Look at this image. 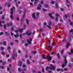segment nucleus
I'll use <instances>...</instances> for the list:
<instances>
[{"label":"nucleus","mask_w":73,"mask_h":73,"mask_svg":"<svg viewBox=\"0 0 73 73\" xmlns=\"http://www.w3.org/2000/svg\"><path fill=\"white\" fill-rule=\"evenodd\" d=\"M18 69L19 72H20L21 71V68H18Z\"/></svg>","instance_id":"c03bdc74"},{"label":"nucleus","mask_w":73,"mask_h":73,"mask_svg":"<svg viewBox=\"0 0 73 73\" xmlns=\"http://www.w3.org/2000/svg\"><path fill=\"white\" fill-rule=\"evenodd\" d=\"M40 3L41 4H43V3H44V2H43V1H40Z\"/></svg>","instance_id":"a18cd8bd"},{"label":"nucleus","mask_w":73,"mask_h":73,"mask_svg":"<svg viewBox=\"0 0 73 73\" xmlns=\"http://www.w3.org/2000/svg\"><path fill=\"white\" fill-rule=\"evenodd\" d=\"M52 63L53 64H54V63H55V61L54 60H53Z\"/></svg>","instance_id":"69168bd1"},{"label":"nucleus","mask_w":73,"mask_h":73,"mask_svg":"<svg viewBox=\"0 0 73 73\" xmlns=\"http://www.w3.org/2000/svg\"><path fill=\"white\" fill-rule=\"evenodd\" d=\"M38 6V7H37V9L38 10L40 9L41 8V4H39Z\"/></svg>","instance_id":"ddd939ff"},{"label":"nucleus","mask_w":73,"mask_h":73,"mask_svg":"<svg viewBox=\"0 0 73 73\" xmlns=\"http://www.w3.org/2000/svg\"><path fill=\"white\" fill-rule=\"evenodd\" d=\"M32 38H30V39H27V43H28L29 44H32Z\"/></svg>","instance_id":"20e7f679"},{"label":"nucleus","mask_w":73,"mask_h":73,"mask_svg":"<svg viewBox=\"0 0 73 73\" xmlns=\"http://www.w3.org/2000/svg\"><path fill=\"white\" fill-rule=\"evenodd\" d=\"M11 59H9L8 60V61H9V62H11Z\"/></svg>","instance_id":"774afa93"},{"label":"nucleus","mask_w":73,"mask_h":73,"mask_svg":"<svg viewBox=\"0 0 73 73\" xmlns=\"http://www.w3.org/2000/svg\"><path fill=\"white\" fill-rule=\"evenodd\" d=\"M45 57H46V58H49V59L48 60V61H50V60H52V58L50 56V55H47L46 57V56H45V55H43V56L42 57V58H43L45 59Z\"/></svg>","instance_id":"f03ea898"},{"label":"nucleus","mask_w":73,"mask_h":73,"mask_svg":"<svg viewBox=\"0 0 73 73\" xmlns=\"http://www.w3.org/2000/svg\"><path fill=\"white\" fill-rule=\"evenodd\" d=\"M56 70L57 72H59V71H61L62 72L64 71L61 68H57L56 69Z\"/></svg>","instance_id":"f8f14e48"},{"label":"nucleus","mask_w":73,"mask_h":73,"mask_svg":"<svg viewBox=\"0 0 73 73\" xmlns=\"http://www.w3.org/2000/svg\"><path fill=\"white\" fill-rule=\"evenodd\" d=\"M15 41L16 42V43H19V41L18 40H15Z\"/></svg>","instance_id":"2f4dec72"},{"label":"nucleus","mask_w":73,"mask_h":73,"mask_svg":"<svg viewBox=\"0 0 73 73\" xmlns=\"http://www.w3.org/2000/svg\"><path fill=\"white\" fill-rule=\"evenodd\" d=\"M58 17H56L55 18V21L56 22H58Z\"/></svg>","instance_id":"a878e982"},{"label":"nucleus","mask_w":73,"mask_h":73,"mask_svg":"<svg viewBox=\"0 0 73 73\" xmlns=\"http://www.w3.org/2000/svg\"><path fill=\"white\" fill-rule=\"evenodd\" d=\"M43 25H46V23L45 22L44 23H43Z\"/></svg>","instance_id":"052dcab7"},{"label":"nucleus","mask_w":73,"mask_h":73,"mask_svg":"<svg viewBox=\"0 0 73 73\" xmlns=\"http://www.w3.org/2000/svg\"><path fill=\"white\" fill-rule=\"evenodd\" d=\"M42 72L43 73H45V71H44V68H42Z\"/></svg>","instance_id":"79ce46f5"},{"label":"nucleus","mask_w":73,"mask_h":73,"mask_svg":"<svg viewBox=\"0 0 73 73\" xmlns=\"http://www.w3.org/2000/svg\"><path fill=\"white\" fill-rule=\"evenodd\" d=\"M19 13V14H21V12H22V11L21 10L18 11Z\"/></svg>","instance_id":"58836bf2"},{"label":"nucleus","mask_w":73,"mask_h":73,"mask_svg":"<svg viewBox=\"0 0 73 73\" xmlns=\"http://www.w3.org/2000/svg\"><path fill=\"white\" fill-rule=\"evenodd\" d=\"M26 27H27V26L26 25H24L23 26L24 29H26Z\"/></svg>","instance_id":"f704fd0d"},{"label":"nucleus","mask_w":73,"mask_h":73,"mask_svg":"<svg viewBox=\"0 0 73 73\" xmlns=\"http://www.w3.org/2000/svg\"><path fill=\"white\" fill-rule=\"evenodd\" d=\"M26 61H27V63L28 64H30V62H29V60L27 59Z\"/></svg>","instance_id":"cd10ccee"},{"label":"nucleus","mask_w":73,"mask_h":73,"mask_svg":"<svg viewBox=\"0 0 73 73\" xmlns=\"http://www.w3.org/2000/svg\"><path fill=\"white\" fill-rule=\"evenodd\" d=\"M5 63H6V62H3L1 63V64L3 65H5Z\"/></svg>","instance_id":"49530a36"},{"label":"nucleus","mask_w":73,"mask_h":73,"mask_svg":"<svg viewBox=\"0 0 73 73\" xmlns=\"http://www.w3.org/2000/svg\"><path fill=\"white\" fill-rule=\"evenodd\" d=\"M72 66V65L70 64H69L68 65V67H69V68H71Z\"/></svg>","instance_id":"8fccbe9b"},{"label":"nucleus","mask_w":73,"mask_h":73,"mask_svg":"<svg viewBox=\"0 0 73 73\" xmlns=\"http://www.w3.org/2000/svg\"><path fill=\"white\" fill-rule=\"evenodd\" d=\"M22 70L23 71H27V68H24L22 69Z\"/></svg>","instance_id":"864d4df0"},{"label":"nucleus","mask_w":73,"mask_h":73,"mask_svg":"<svg viewBox=\"0 0 73 73\" xmlns=\"http://www.w3.org/2000/svg\"><path fill=\"white\" fill-rule=\"evenodd\" d=\"M69 37L70 38H72V35H71V34H69Z\"/></svg>","instance_id":"37998d69"},{"label":"nucleus","mask_w":73,"mask_h":73,"mask_svg":"<svg viewBox=\"0 0 73 73\" xmlns=\"http://www.w3.org/2000/svg\"><path fill=\"white\" fill-rule=\"evenodd\" d=\"M69 16V14H66L65 15V17L66 18H67Z\"/></svg>","instance_id":"c9c22d12"},{"label":"nucleus","mask_w":73,"mask_h":73,"mask_svg":"<svg viewBox=\"0 0 73 73\" xmlns=\"http://www.w3.org/2000/svg\"><path fill=\"white\" fill-rule=\"evenodd\" d=\"M49 69L50 70H55V66H53V65L51 64L50 65V67H49Z\"/></svg>","instance_id":"39448f33"},{"label":"nucleus","mask_w":73,"mask_h":73,"mask_svg":"<svg viewBox=\"0 0 73 73\" xmlns=\"http://www.w3.org/2000/svg\"><path fill=\"white\" fill-rule=\"evenodd\" d=\"M56 16H57V17H59V15L58 14V13L56 14Z\"/></svg>","instance_id":"e2e57ef3"},{"label":"nucleus","mask_w":73,"mask_h":73,"mask_svg":"<svg viewBox=\"0 0 73 73\" xmlns=\"http://www.w3.org/2000/svg\"><path fill=\"white\" fill-rule=\"evenodd\" d=\"M5 35H7V36H9V33H8V32H7V31H5Z\"/></svg>","instance_id":"a211bd4d"},{"label":"nucleus","mask_w":73,"mask_h":73,"mask_svg":"<svg viewBox=\"0 0 73 73\" xmlns=\"http://www.w3.org/2000/svg\"><path fill=\"white\" fill-rule=\"evenodd\" d=\"M32 16L33 19H36V16H35V13H33Z\"/></svg>","instance_id":"f3484780"},{"label":"nucleus","mask_w":73,"mask_h":73,"mask_svg":"<svg viewBox=\"0 0 73 73\" xmlns=\"http://www.w3.org/2000/svg\"><path fill=\"white\" fill-rule=\"evenodd\" d=\"M14 36L15 38H17L19 37V34L17 33L16 35H14Z\"/></svg>","instance_id":"412c9836"},{"label":"nucleus","mask_w":73,"mask_h":73,"mask_svg":"<svg viewBox=\"0 0 73 73\" xmlns=\"http://www.w3.org/2000/svg\"><path fill=\"white\" fill-rule=\"evenodd\" d=\"M7 49L8 50L9 52V53H10V49H11V47H10V46H8Z\"/></svg>","instance_id":"dca6fc26"},{"label":"nucleus","mask_w":73,"mask_h":73,"mask_svg":"<svg viewBox=\"0 0 73 73\" xmlns=\"http://www.w3.org/2000/svg\"><path fill=\"white\" fill-rule=\"evenodd\" d=\"M69 1L68 0H66V4H67V3H69Z\"/></svg>","instance_id":"0e129e2a"},{"label":"nucleus","mask_w":73,"mask_h":73,"mask_svg":"<svg viewBox=\"0 0 73 73\" xmlns=\"http://www.w3.org/2000/svg\"><path fill=\"white\" fill-rule=\"evenodd\" d=\"M1 24V21H0V27H3V26H2V25Z\"/></svg>","instance_id":"13d9d810"},{"label":"nucleus","mask_w":73,"mask_h":73,"mask_svg":"<svg viewBox=\"0 0 73 73\" xmlns=\"http://www.w3.org/2000/svg\"><path fill=\"white\" fill-rule=\"evenodd\" d=\"M50 26H47V27H48V28H49V29H51V28H50Z\"/></svg>","instance_id":"6e6d98bb"},{"label":"nucleus","mask_w":73,"mask_h":73,"mask_svg":"<svg viewBox=\"0 0 73 73\" xmlns=\"http://www.w3.org/2000/svg\"><path fill=\"white\" fill-rule=\"evenodd\" d=\"M4 35V33L3 32H1L0 33V36L1 35Z\"/></svg>","instance_id":"e433bc0d"},{"label":"nucleus","mask_w":73,"mask_h":73,"mask_svg":"<svg viewBox=\"0 0 73 73\" xmlns=\"http://www.w3.org/2000/svg\"><path fill=\"white\" fill-rule=\"evenodd\" d=\"M68 39L69 41L70 42L72 41V38L69 37L68 38Z\"/></svg>","instance_id":"4be33fe9"},{"label":"nucleus","mask_w":73,"mask_h":73,"mask_svg":"<svg viewBox=\"0 0 73 73\" xmlns=\"http://www.w3.org/2000/svg\"><path fill=\"white\" fill-rule=\"evenodd\" d=\"M22 67L23 68H25V67H26V65H23Z\"/></svg>","instance_id":"bf43d9fd"},{"label":"nucleus","mask_w":73,"mask_h":73,"mask_svg":"<svg viewBox=\"0 0 73 73\" xmlns=\"http://www.w3.org/2000/svg\"><path fill=\"white\" fill-rule=\"evenodd\" d=\"M3 45L4 46H6L7 45V42L6 41H4L3 42Z\"/></svg>","instance_id":"6ab92c4d"},{"label":"nucleus","mask_w":73,"mask_h":73,"mask_svg":"<svg viewBox=\"0 0 73 73\" xmlns=\"http://www.w3.org/2000/svg\"><path fill=\"white\" fill-rule=\"evenodd\" d=\"M60 53L61 54H62L63 53H64V50H62L60 51Z\"/></svg>","instance_id":"473e14b6"},{"label":"nucleus","mask_w":73,"mask_h":73,"mask_svg":"<svg viewBox=\"0 0 73 73\" xmlns=\"http://www.w3.org/2000/svg\"><path fill=\"white\" fill-rule=\"evenodd\" d=\"M56 45V43H55V42H53L52 45Z\"/></svg>","instance_id":"338daca9"},{"label":"nucleus","mask_w":73,"mask_h":73,"mask_svg":"<svg viewBox=\"0 0 73 73\" xmlns=\"http://www.w3.org/2000/svg\"><path fill=\"white\" fill-rule=\"evenodd\" d=\"M70 33H72V34L73 35V29H71L69 32Z\"/></svg>","instance_id":"bb28decb"},{"label":"nucleus","mask_w":73,"mask_h":73,"mask_svg":"<svg viewBox=\"0 0 73 73\" xmlns=\"http://www.w3.org/2000/svg\"><path fill=\"white\" fill-rule=\"evenodd\" d=\"M66 39V38H64V39H63V40H62V42H65V39Z\"/></svg>","instance_id":"603ef678"},{"label":"nucleus","mask_w":73,"mask_h":73,"mask_svg":"<svg viewBox=\"0 0 73 73\" xmlns=\"http://www.w3.org/2000/svg\"><path fill=\"white\" fill-rule=\"evenodd\" d=\"M42 36H46V35H45V33H42Z\"/></svg>","instance_id":"09e8293b"},{"label":"nucleus","mask_w":73,"mask_h":73,"mask_svg":"<svg viewBox=\"0 0 73 73\" xmlns=\"http://www.w3.org/2000/svg\"><path fill=\"white\" fill-rule=\"evenodd\" d=\"M40 15V13H37L36 14L37 16H38Z\"/></svg>","instance_id":"de8ad7c7"},{"label":"nucleus","mask_w":73,"mask_h":73,"mask_svg":"<svg viewBox=\"0 0 73 73\" xmlns=\"http://www.w3.org/2000/svg\"><path fill=\"white\" fill-rule=\"evenodd\" d=\"M9 66L10 68H12V65L11 64H9Z\"/></svg>","instance_id":"4d7b16f0"},{"label":"nucleus","mask_w":73,"mask_h":73,"mask_svg":"<svg viewBox=\"0 0 73 73\" xmlns=\"http://www.w3.org/2000/svg\"><path fill=\"white\" fill-rule=\"evenodd\" d=\"M70 25H72V27H73V23L71 22L70 24Z\"/></svg>","instance_id":"3c124183"},{"label":"nucleus","mask_w":73,"mask_h":73,"mask_svg":"<svg viewBox=\"0 0 73 73\" xmlns=\"http://www.w3.org/2000/svg\"><path fill=\"white\" fill-rule=\"evenodd\" d=\"M25 12L24 13V15L23 16V17L21 19V24L23 23V20L24 19V18L25 17Z\"/></svg>","instance_id":"9d476101"},{"label":"nucleus","mask_w":73,"mask_h":73,"mask_svg":"<svg viewBox=\"0 0 73 73\" xmlns=\"http://www.w3.org/2000/svg\"><path fill=\"white\" fill-rule=\"evenodd\" d=\"M49 26H51L52 25V22H50L48 23Z\"/></svg>","instance_id":"72a5a7b5"},{"label":"nucleus","mask_w":73,"mask_h":73,"mask_svg":"<svg viewBox=\"0 0 73 73\" xmlns=\"http://www.w3.org/2000/svg\"><path fill=\"white\" fill-rule=\"evenodd\" d=\"M24 30V29H22L21 30L20 29H19V30H15V33H16L17 34V33H18V32H19V31H20V33H21V31H22Z\"/></svg>","instance_id":"1a4fd4ad"},{"label":"nucleus","mask_w":73,"mask_h":73,"mask_svg":"<svg viewBox=\"0 0 73 73\" xmlns=\"http://www.w3.org/2000/svg\"><path fill=\"white\" fill-rule=\"evenodd\" d=\"M21 65H22V62H19V63L18 64V66H21Z\"/></svg>","instance_id":"aec40b11"},{"label":"nucleus","mask_w":73,"mask_h":73,"mask_svg":"<svg viewBox=\"0 0 73 73\" xmlns=\"http://www.w3.org/2000/svg\"><path fill=\"white\" fill-rule=\"evenodd\" d=\"M1 54L3 56H4V55H5V52H1Z\"/></svg>","instance_id":"c85d7f7f"},{"label":"nucleus","mask_w":73,"mask_h":73,"mask_svg":"<svg viewBox=\"0 0 73 73\" xmlns=\"http://www.w3.org/2000/svg\"><path fill=\"white\" fill-rule=\"evenodd\" d=\"M45 6L46 7V8H48V5L46 4H45Z\"/></svg>","instance_id":"ea45409f"},{"label":"nucleus","mask_w":73,"mask_h":73,"mask_svg":"<svg viewBox=\"0 0 73 73\" xmlns=\"http://www.w3.org/2000/svg\"><path fill=\"white\" fill-rule=\"evenodd\" d=\"M12 23L11 22L10 23H8L7 25V27H9V26L10 27L12 25Z\"/></svg>","instance_id":"4468645a"},{"label":"nucleus","mask_w":73,"mask_h":73,"mask_svg":"<svg viewBox=\"0 0 73 73\" xmlns=\"http://www.w3.org/2000/svg\"><path fill=\"white\" fill-rule=\"evenodd\" d=\"M63 57L64 58V62L63 63V65L62 66V68H64L66 64H67V63L68 62H67V60H66V56H63Z\"/></svg>","instance_id":"f257e3e1"},{"label":"nucleus","mask_w":73,"mask_h":73,"mask_svg":"<svg viewBox=\"0 0 73 73\" xmlns=\"http://www.w3.org/2000/svg\"><path fill=\"white\" fill-rule=\"evenodd\" d=\"M11 31H14V29H13V27H11Z\"/></svg>","instance_id":"4c0bfd02"},{"label":"nucleus","mask_w":73,"mask_h":73,"mask_svg":"<svg viewBox=\"0 0 73 73\" xmlns=\"http://www.w3.org/2000/svg\"><path fill=\"white\" fill-rule=\"evenodd\" d=\"M55 6L56 8H58V3L57 2L55 4Z\"/></svg>","instance_id":"5701e85b"},{"label":"nucleus","mask_w":73,"mask_h":73,"mask_svg":"<svg viewBox=\"0 0 73 73\" xmlns=\"http://www.w3.org/2000/svg\"><path fill=\"white\" fill-rule=\"evenodd\" d=\"M48 69H49V67L48 66H46V67L45 70H48Z\"/></svg>","instance_id":"393cba45"},{"label":"nucleus","mask_w":73,"mask_h":73,"mask_svg":"<svg viewBox=\"0 0 73 73\" xmlns=\"http://www.w3.org/2000/svg\"><path fill=\"white\" fill-rule=\"evenodd\" d=\"M51 3L52 4H54V2L52 1H51Z\"/></svg>","instance_id":"5fc2aeb1"},{"label":"nucleus","mask_w":73,"mask_h":73,"mask_svg":"<svg viewBox=\"0 0 73 73\" xmlns=\"http://www.w3.org/2000/svg\"><path fill=\"white\" fill-rule=\"evenodd\" d=\"M10 44L11 45H13V43L12 42H11Z\"/></svg>","instance_id":"680f3d73"},{"label":"nucleus","mask_w":73,"mask_h":73,"mask_svg":"<svg viewBox=\"0 0 73 73\" xmlns=\"http://www.w3.org/2000/svg\"><path fill=\"white\" fill-rule=\"evenodd\" d=\"M32 33V32H31L27 31L26 33V34L27 35V36H30V35H31V34Z\"/></svg>","instance_id":"6e6552de"},{"label":"nucleus","mask_w":73,"mask_h":73,"mask_svg":"<svg viewBox=\"0 0 73 73\" xmlns=\"http://www.w3.org/2000/svg\"><path fill=\"white\" fill-rule=\"evenodd\" d=\"M34 1H35V2L34 3V5L35 6L36 5V4H37V2H38V1H38V0H34Z\"/></svg>","instance_id":"2eb2a0df"},{"label":"nucleus","mask_w":73,"mask_h":73,"mask_svg":"<svg viewBox=\"0 0 73 73\" xmlns=\"http://www.w3.org/2000/svg\"><path fill=\"white\" fill-rule=\"evenodd\" d=\"M17 53L15 52H13V54L12 55L13 58L15 59V58L16 57H17Z\"/></svg>","instance_id":"423d86ee"},{"label":"nucleus","mask_w":73,"mask_h":73,"mask_svg":"<svg viewBox=\"0 0 73 73\" xmlns=\"http://www.w3.org/2000/svg\"><path fill=\"white\" fill-rule=\"evenodd\" d=\"M39 30L40 32H43V31H44V30L42 29H40Z\"/></svg>","instance_id":"7c9ffc66"},{"label":"nucleus","mask_w":73,"mask_h":73,"mask_svg":"<svg viewBox=\"0 0 73 73\" xmlns=\"http://www.w3.org/2000/svg\"><path fill=\"white\" fill-rule=\"evenodd\" d=\"M26 23L28 25H29V23L28 22H29V20H28L27 19H26Z\"/></svg>","instance_id":"c756f323"},{"label":"nucleus","mask_w":73,"mask_h":73,"mask_svg":"<svg viewBox=\"0 0 73 73\" xmlns=\"http://www.w3.org/2000/svg\"><path fill=\"white\" fill-rule=\"evenodd\" d=\"M70 43L69 42H67L66 45V48L67 49H68V48H69V46H70Z\"/></svg>","instance_id":"0eeeda50"},{"label":"nucleus","mask_w":73,"mask_h":73,"mask_svg":"<svg viewBox=\"0 0 73 73\" xmlns=\"http://www.w3.org/2000/svg\"><path fill=\"white\" fill-rule=\"evenodd\" d=\"M10 13L11 16H10V17L11 19H13V9H10Z\"/></svg>","instance_id":"7ed1b4c3"},{"label":"nucleus","mask_w":73,"mask_h":73,"mask_svg":"<svg viewBox=\"0 0 73 73\" xmlns=\"http://www.w3.org/2000/svg\"><path fill=\"white\" fill-rule=\"evenodd\" d=\"M52 13H49L48 14V16L50 18H51L52 19H53L54 18V17L52 16Z\"/></svg>","instance_id":"9b49d317"},{"label":"nucleus","mask_w":73,"mask_h":73,"mask_svg":"<svg viewBox=\"0 0 73 73\" xmlns=\"http://www.w3.org/2000/svg\"><path fill=\"white\" fill-rule=\"evenodd\" d=\"M56 56L58 57V59H60V55L59 54V53H58L56 54Z\"/></svg>","instance_id":"b1692460"},{"label":"nucleus","mask_w":73,"mask_h":73,"mask_svg":"<svg viewBox=\"0 0 73 73\" xmlns=\"http://www.w3.org/2000/svg\"><path fill=\"white\" fill-rule=\"evenodd\" d=\"M32 53H33V54H36L37 53V52L35 51H33L32 52Z\"/></svg>","instance_id":"a19ab883"}]
</instances>
